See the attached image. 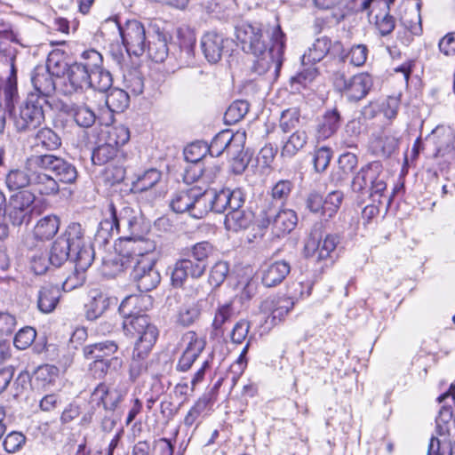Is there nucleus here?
<instances>
[{"label": "nucleus", "mask_w": 455, "mask_h": 455, "mask_svg": "<svg viewBox=\"0 0 455 455\" xmlns=\"http://www.w3.org/2000/svg\"><path fill=\"white\" fill-rule=\"evenodd\" d=\"M162 173L151 168L140 175L136 180L132 181L131 191L137 195L139 201H145L151 204L157 197V193L154 189L155 186L161 180Z\"/></svg>", "instance_id": "nucleus-21"}, {"label": "nucleus", "mask_w": 455, "mask_h": 455, "mask_svg": "<svg viewBox=\"0 0 455 455\" xmlns=\"http://www.w3.org/2000/svg\"><path fill=\"white\" fill-rule=\"evenodd\" d=\"M88 301L84 305V313L87 320L94 321L100 317L111 304H116L117 299L108 294L94 289L89 291Z\"/></svg>", "instance_id": "nucleus-26"}, {"label": "nucleus", "mask_w": 455, "mask_h": 455, "mask_svg": "<svg viewBox=\"0 0 455 455\" xmlns=\"http://www.w3.org/2000/svg\"><path fill=\"white\" fill-rule=\"evenodd\" d=\"M318 9L330 10L337 9L339 19H344L347 14L357 10L355 0H313Z\"/></svg>", "instance_id": "nucleus-45"}, {"label": "nucleus", "mask_w": 455, "mask_h": 455, "mask_svg": "<svg viewBox=\"0 0 455 455\" xmlns=\"http://www.w3.org/2000/svg\"><path fill=\"white\" fill-rule=\"evenodd\" d=\"M209 195L208 189L203 191L200 188L194 186V196L196 199L192 200L190 217L194 219H203L208 212H212Z\"/></svg>", "instance_id": "nucleus-41"}, {"label": "nucleus", "mask_w": 455, "mask_h": 455, "mask_svg": "<svg viewBox=\"0 0 455 455\" xmlns=\"http://www.w3.org/2000/svg\"><path fill=\"white\" fill-rule=\"evenodd\" d=\"M339 170L341 174L339 180H346L351 174L358 164V158L355 154L347 152L339 156L338 160Z\"/></svg>", "instance_id": "nucleus-59"}, {"label": "nucleus", "mask_w": 455, "mask_h": 455, "mask_svg": "<svg viewBox=\"0 0 455 455\" xmlns=\"http://www.w3.org/2000/svg\"><path fill=\"white\" fill-rule=\"evenodd\" d=\"M61 139L57 132L48 127L39 129L32 140L31 148L36 155H44V151H54L60 148Z\"/></svg>", "instance_id": "nucleus-28"}, {"label": "nucleus", "mask_w": 455, "mask_h": 455, "mask_svg": "<svg viewBox=\"0 0 455 455\" xmlns=\"http://www.w3.org/2000/svg\"><path fill=\"white\" fill-rule=\"evenodd\" d=\"M293 188V184L289 180H281L277 181L271 189V202H266L265 205L273 204L283 207L289 198Z\"/></svg>", "instance_id": "nucleus-51"}, {"label": "nucleus", "mask_w": 455, "mask_h": 455, "mask_svg": "<svg viewBox=\"0 0 455 455\" xmlns=\"http://www.w3.org/2000/svg\"><path fill=\"white\" fill-rule=\"evenodd\" d=\"M44 169L32 167L30 188L32 193H37L42 196H55L60 192V186L57 180L44 172Z\"/></svg>", "instance_id": "nucleus-27"}, {"label": "nucleus", "mask_w": 455, "mask_h": 455, "mask_svg": "<svg viewBox=\"0 0 455 455\" xmlns=\"http://www.w3.org/2000/svg\"><path fill=\"white\" fill-rule=\"evenodd\" d=\"M88 88L94 89L92 76L85 71L84 67H81L76 61L68 65L62 84V91L64 94H72L83 92Z\"/></svg>", "instance_id": "nucleus-19"}, {"label": "nucleus", "mask_w": 455, "mask_h": 455, "mask_svg": "<svg viewBox=\"0 0 455 455\" xmlns=\"http://www.w3.org/2000/svg\"><path fill=\"white\" fill-rule=\"evenodd\" d=\"M60 291L57 285L42 286L37 293V308L44 314L52 312L60 300Z\"/></svg>", "instance_id": "nucleus-35"}, {"label": "nucleus", "mask_w": 455, "mask_h": 455, "mask_svg": "<svg viewBox=\"0 0 455 455\" xmlns=\"http://www.w3.org/2000/svg\"><path fill=\"white\" fill-rule=\"evenodd\" d=\"M332 157V150L328 147H321L315 151L314 166L317 172H322L327 169Z\"/></svg>", "instance_id": "nucleus-64"}, {"label": "nucleus", "mask_w": 455, "mask_h": 455, "mask_svg": "<svg viewBox=\"0 0 455 455\" xmlns=\"http://www.w3.org/2000/svg\"><path fill=\"white\" fill-rule=\"evenodd\" d=\"M156 248V243L149 239L140 238L135 240L131 247V252L127 254L119 255L113 259V264L118 265L124 263L125 259H131L132 258H150L148 254L153 252Z\"/></svg>", "instance_id": "nucleus-37"}, {"label": "nucleus", "mask_w": 455, "mask_h": 455, "mask_svg": "<svg viewBox=\"0 0 455 455\" xmlns=\"http://www.w3.org/2000/svg\"><path fill=\"white\" fill-rule=\"evenodd\" d=\"M351 189L359 195L368 194L373 202L379 204L387 201L390 205L392 196H387V174L379 161H372L356 172L351 182Z\"/></svg>", "instance_id": "nucleus-4"}, {"label": "nucleus", "mask_w": 455, "mask_h": 455, "mask_svg": "<svg viewBox=\"0 0 455 455\" xmlns=\"http://www.w3.org/2000/svg\"><path fill=\"white\" fill-rule=\"evenodd\" d=\"M211 404L212 399L209 394L200 396L185 416L184 425L188 427H192L201 416L207 413Z\"/></svg>", "instance_id": "nucleus-46"}, {"label": "nucleus", "mask_w": 455, "mask_h": 455, "mask_svg": "<svg viewBox=\"0 0 455 455\" xmlns=\"http://www.w3.org/2000/svg\"><path fill=\"white\" fill-rule=\"evenodd\" d=\"M234 314L233 305L230 302L218 307L212 324L216 336L223 333V325L231 320Z\"/></svg>", "instance_id": "nucleus-55"}, {"label": "nucleus", "mask_w": 455, "mask_h": 455, "mask_svg": "<svg viewBox=\"0 0 455 455\" xmlns=\"http://www.w3.org/2000/svg\"><path fill=\"white\" fill-rule=\"evenodd\" d=\"M293 306L294 301L290 297H282L277 299L267 298L261 302L260 310L265 314L269 313L266 323L274 326L283 320Z\"/></svg>", "instance_id": "nucleus-24"}, {"label": "nucleus", "mask_w": 455, "mask_h": 455, "mask_svg": "<svg viewBox=\"0 0 455 455\" xmlns=\"http://www.w3.org/2000/svg\"><path fill=\"white\" fill-rule=\"evenodd\" d=\"M337 89L346 94L350 101L363 99L372 86V79L367 73H360L349 78L344 74H338L335 78Z\"/></svg>", "instance_id": "nucleus-15"}, {"label": "nucleus", "mask_w": 455, "mask_h": 455, "mask_svg": "<svg viewBox=\"0 0 455 455\" xmlns=\"http://www.w3.org/2000/svg\"><path fill=\"white\" fill-rule=\"evenodd\" d=\"M327 55L344 62L346 55L341 42H331L327 36L317 38L308 52L302 56V62L304 64L319 62Z\"/></svg>", "instance_id": "nucleus-17"}, {"label": "nucleus", "mask_w": 455, "mask_h": 455, "mask_svg": "<svg viewBox=\"0 0 455 455\" xmlns=\"http://www.w3.org/2000/svg\"><path fill=\"white\" fill-rule=\"evenodd\" d=\"M35 158V155L28 157L25 162L23 170L14 169L11 170L5 178V183L10 190H18L26 187L30 188L31 182V171L32 167H38L37 164H33L32 159Z\"/></svg>", "instance_id": "nucleus-31"}, {"label": "nucleus", "mask_w": 455, "mask_h": 455, "mask_svg": "<svg viewBox=\"0 0 455 455\" xmlns=\"http://www.w3.org/2000/svg\"><path fill=\"white\" fill-rule=\"evenodd\" d=\"M201 315V306L197 302L183 305L178 313L177 323L184 327L195 323Z\"/></svg>", "instance_id": "nucleus-53"}, {"label": "nucleus", "mask_w": 455, "mask_h": 455, "mask_svg": "<svg viewBox=\"0 0 455 455\" xmlns=\"http://www.w3.org/2000/svg\"><path fill=\"white\" fill-rule=\"evenodd\" d=\"M106 212L110 220L115 222V228L120 238L132 240L138 235L140 222L137 212L132 207L124 205L117 208L110 203Z\"/></svg>", "instance_id": "nucleus-13"}, {"label": "nucleus", "mask_w": 455, "mask_h": 455, "mask_svg": "<svg viewBox=\"0 0 455 455\" xmlns=\"http://www.w3.org/2000/svg\"><path fill=\"white\" fill-rule=\"evenodd\" d=\"M212 212L215 213H222L228 209V188L217 191L215 189H208Z\"/></svg>", "instance_id": "nucleus-61"}, {"label": "nucleus", "mask_w": 455, "mask_h": 455, "mask_svg": "<svg viewBox=\"0 0 455 455\" xmlns=\"http://www.w3.org/2000/svg\"><path fill=\"white\" fill-rule=\"evenodd\" d=\"M48 104L44 97L28 95L14 116V126L20 132L36 129L44 122V107Z\"/></svg>", "instance_id": "nucleus-8"}, {"label": "nucleus", "mask_w": 455, "mask_h": 455, "mask_svg": "<svg viewBox=\"0 0 455 455\" xmlns=\"http://www.w3.org/2000/svg\"><path fill=\"white\" fill-rule=\"evenodd\" d=\"M125 395V391L108 386L105 382L100 383L92 393L97 403L101 404L104 411H116Z\"/></svg>", "instance_id": "nucleus-25"}, {"label": "nucleus", "mask_w": 455, "mask_h": 455, "mask_svg": "<svg viewBox=\"0 0 455 455\" xmlns=\"http://www.w3.org/2000/svg\"><path fill=\"white\" fill-rule=\"evenodd\" d=\"M130 104V96L127 92L119 88H113L106 97V105L113 113L124 111Z\"/></svg>", "instance_id": "nucleus-48"}, {"label": "nucleus", "mask_w": 455, "mask_h": 455, "mask_svg": "<svg viewBox=\"0 0 455 455\" xmlns=\"http://www.w3.org/2000/svg\"><path fill=\"white\" fill-rule=\"evenodd\" d=\"M307 141V135L304 131H295L284 142L281 155L283 157H292L302 149Z\"/></svg>", "instance_id": "nucleus-50"}, {"label": "nucleus", "mask_w": 455, "mask_h": 455, "mask_svg": "<svg viewBox=\"0 0 455 455\" xmlns=\"http://www.w3.org/2000/svg\"><path fill=\"white\" fill-rule=\"evenodd\" d=\"M146 48L149 58L158 63L164 61L169 53L166 39L162 34H157L149 39Z\"/></svg>", "instance_id": "nucleus-47"}, {"label": "nucleus", "mask_w": 455, "mask_h": 455, "mask_svg": "<svg viewBox=\"0 0 455 455\" xmlns=\"http://www.w3.org/2000/svg\"><path fill=\"white\" fill-rule=\"evenodd\" d=\"M117 153V147L107 141L93 149L92 153V162L96 165L111 164L115 162Z\"/></svg>", "instance_id": "nucleus-49"}, {"label": "nucleus", "mask_w": 455, "mask_h": 455, "mask_svg": "<svg viewBox=\"0 0 455 455\" xmlns=\"http://www.w3.org/2000/svg\"><path fill=\"white\" fill-rule=\"evenodd\" d=\"M235 36L243 51L246 53L259 54L267 47L262 40V30L259 26L249 23L241 24L235 28Z\"/></svg>", "instance_id": "nucleus-20"}, {"label": "nucleus", "mask_w": 455, "mask_h": 455, "mask_svg": "<svg viewBox=\"0 0 455 455\" xmlns=\"http://www.w3.org/2000/svg\"><path fill=\"white\" fill-rule=\"evenodd\" d=\"M89 365V371L96 379H103L108 373L121 369L123 360L120 357H110L109 359H92Z\"/></svg>", "instance_id": "nucleus-43"}, {"label": "nucleus", "mask_w": 455, "mask_h": 455, "mask_svg": "<svg viewBox=\"0 0 455 455\" xmlns=\"http://www.w3.org/2000/svg\"><path fill=\"white\" fill-rule=\"evenodd\" d=\"M196 199L194 196V187L174 193L170 202V207L176 213H188L190 216L192 200Z\"/></svg>", "instance_id": "nucleus-44"}, {"label": "nucleus", "mask_w": 455, "mask_h": 455, "mask_svg": "<svg viewBox=\"0 0 455 455\" xmlns=\"http://www.w3.org/2000/svg\"><path fill=\"white\" fill-rule=\"evenodd\" d=\"M68 114L80 127H92L96 121L94 111L85 104L71 106Z\"/></svg>", "instance_id": "nucleus-52"}, {"label": "nucleus", "mask_w": 455, "mask_h": 455, "mask_svg": "<svg viewBox=\"0 0 455 455\" xmlns=\"http://www.w3.org/2000/svg\"><path fill=\"white\" fill-rule=\"evenodd\" d=\"M59 228L60 219L56 215H47L37 221L34 228V235L37 240H50Z\"/></svg>", "instance_id": "nucleus-39"}, {"label": "nucleus", "mask_w": 455, "mask_h": 455, "mask_svg": "<svg viewBox=\"0 0 455 455\" xmlns=\"http://www.w3.org/2000/svg\"><path fill=\"white\" fill-rule=\"evenodd\" d=\"M35 194L28 191L20 192L10 197L7 214L13 226H20L30 221L35 212Z\"/></svg>", "instance_id": "nucleus-16"}, {"label": "nucleus", "mask_w": 455, "mask_h": 455, "mask_svg": "<svg viewBox=\"0 0 455 455\" xmlns=\"http://www.w3.org/2000/svg\"><path fill=\"white\" fill-rule=\"evenodd\" d=\"M220 166L213 164L204 167L202 164L189 166L185 172L184 180L187 183L202 180L204 183H213L220 174Z\"/></svg>", "instance_id": "nucleus-32"}, {"label": "nucleus", "mask_w": 455, "mask_h": 455, "mask_svg": "<svg viewBox=\"0 0 455 455\" xmlns=\"http://www.w3.org/2000/svg\"><path fill=\"white\" fill-rule=\"evenodd\" d=\"M105 26L114 28L122 38L124 46L131 55L140 56L147 47L146 30L141 22L136 20H127L122 26L116 18L108 19Z\"/></svg>", "instance_id": "nucleus-7"}, {"label": "nucleus", "mask_w": 455, "mask_h": 455, "mask_svg": "<svg viewBox=\"0 0 455 455\" xmlns=\"http://www.w3.org/2000/svg\"><path fill=\"white\" fill-rule=\"evenodd\" d=\"M270 39L272 44L269 49L265 47L262 52L252 54L256 59L251 70L259 76H262L273 68L272 76L276 77L283 65L285 48V35L279 25L273 28Z\"/></svg>", "instance_id": "nucleus-5"}, {"label": "nucleus", "mask_w": 455, "mask_h": 455, "mask_svg": "<svg viewBox=\"0 0 455 455\" xmlns=\"http://www.w3.org/2000/svg\"><path fill=\"white\" fill-rule=\"evenodd\" d=\"M343 198L344 195L339 190L330 192L325 198L319 192L311 191L306 198V207L322 220L328 221L338 212Z\"/></svg>", "instance_id": "nucleus-11"}, {"label": "nucleus", "mask_w": 455, "mask_h": 455, "mask_svg": "<svg viewBox=\"0 0 455 455\" xmlns=\"http://www.w3.org/2000/svg\"><path fill=\"white\" fill-rule=\"evenodd\" d=\"M260 216V227H271L273 234L276 236L291 233L298 222V217L294 211L282 209V207L273 204L264 205Z\"/></svg>", "instance_id": "nucleus-9"}, {"label": "nucleus", "mask_w": 455, "mask_h": 455, "mask_svg": "<svg viewBox=\"0 0 455 455\" xmlns=\"http://www.w3.org/2000/svg\"><path fill=\"white\" fill-rule=\"evenodd\" d=\"M290 271L291 266L286 260L267 264L261 269V282L266 287H275L285 279Z\"/></svg>", "instance_id": "nucleus-30"}, {"label": "nucleus", "mask_w": 455, "mask_h": 455, "mask_svg": "<svg viewBox=\"0 0 455 455\" xmlns=\"http://www.w3.org/2000/svg\"><path fill=\"white\" fill-rule=\"evenodd\" d=\"M26 436L18 431L9 433L4 440V448L8 453L19 451L26 443Z\"/></svg>", "instance_id": "nucleus-63"}, {"label": "nucleus", "mask_w": 455, "mask_h": 455, "mask_svg": "<svg viewBox=\"0 0 455 455\" xmlns=\"http://www.w3.org/2000/svg\"><path fill=\"white\" fill-rule=\"evenodd\" d=\"M339 243V237L333 234L326 235L322 240L310 238L305 244V255L317 262L330 260L332 263L333 253Z\"/></svg>", "instance_id": "nucleus-18"}, {"label": "nucleus", "mask_w": 455, "mask_h": 455, "mask_svg": "<svg viewBox=\"0 0 455 455\" xmlns=\"http://www.w3.org/2000/svg\"><path fill=\"white\" fill-rule=\"evenodd\" d=\"M212 252L209 243L202 242L186 248L171 271V283L175 288L181 287L188 277L198 279L208 267V258Z\"/></svg>", "instance_id": "nucleus-3"}, {"label": "nucleus", "mask_w": 455, "mask_h": 455, "mask_svg": "<svg viewBox=\"0 0 455 455\" xmlns=\"http://www.w3.org/2000/svg\"><path fill=\"white\" fill-rule=\"evenodd\" d=\"M117 271L131 268V278L141 292L149 291L160 283L161 276L155 267L153 258H141L138 256L125 259L124 263L116 265Z\"/></svg>", "instance_id": "nucleus-6"}, {"label": "nucleus", "mask_w": 455, "mask_h": 455, "mask_svg": "<svg viewBox=\"0 0 455 455\" xmlns=\"http://www.w3.org/2000/svg\"><path fill=\"white\" fill-rule=\"evenodd\" d=\"M435 145V156H443L453 148L454 136L452 132L444 128H436L430 138Z\"/></svg>", "instance_id": "nucleus-42"}, {"label": "nucleus", "mask_w": 455, "mask_h": 455, "mask_svg": "<svg viewBox=\"0 0 455 455\" xmlns=\"http://www.w3.org/2000/svg\"><path fill=\"white\" fill-rule=\"evenodd\" d=\"M229 44L231 41L214 31L205 33L201 38L203 53L210 63L219 62Z\"/></svg>", "instance_id": "nucleus-23"}, {"label": "nucleus", "mask_w": 455, "mask_h": 455, "mask_svg": "<svg viewBox=\"0 0 455 455\" xmlns=\"http://www.w3.org/2000/svg\"><path fill=\"white\" fill-rule=\"evenodd\" d=\"M145 297L140 295H129L126 296L119 306V312L124 317V330L125 331V325L128 322L139 318L144 317L147 319L148 324H152L147 315L139 314L140 306L145 300Z\"/></svg>", "instance_id": "nucleus-33"}, {"label": "nucleus", "mask_w": 455, "mask_h": 455, "mask_svg": "<svg viewBox=\"0 0 455 455\" xmlns=\"http://www.w3.org/2000/svg\"><path fill=\"white\" fill-rule=\"evenodd\" d=\"M33 164L40 169L51 171L54 174L58 184H73L78 177L76 166L66 159L55 155H35Z\"/></svg>", "instance_id": "nucleus-12"}, {"label": "nucleus", "mask_w": 455, "mask_h": 455, "mask_svg": "<svg viewBox=\"0 0 455 455\" xmlns=\"http://www.w3.org/2000/svg\"><path fill=\"white\" fill-rule=\"evenodd\" d=\"M125 334L137 339L129 368L130 379L136 381L148 371L147 359L158 338V330L148 324L146 318L139 317L126 323Z\"/></svg>", "instance_id": "nucleus-2"}, {"label": "nucleus", "mask_w": 455, "mask_h": 455, "mask_svg": "<svg viewBox=\"0 0 455 455\" xmlns=\"http://www.w3.org/2000/svg\"><path fill=\"white\" fill-rule=\"evenodd\" d=\"M248 101L237 100L234 101L225 113V120L228 124H235L244 117L249 111Z\"/></svg>", "instance_id": "nucleus-57"}, {"label": "nucleus", "mask_w": 455, "mask_h": 455, "mask_svg": "<svg viewBox=\"0 0 455 455\" xmlns=\"http://www.w3.org/2000/svg\"><path fill=\"white\" fill-rule=\"evenodd\" d=\"M300 112L297 108H291L282 112L279 127L283 132L295 130L299 124Z\"/></svg>", "instance_id": "nucleus-58"}, {"label": "nucleus", "mask_w": 455, "mask_h": 455, "mask_svg": "<svg viewBox=\"0 0 455 455\" xmlns=\"http://www.w3.org/2000/svg\"><path fill=\"white\" fill-rule=\"evenodd\" d=\"M182 339L187 341V346L179 358L176 370L180 372H186L192 367L195 361L205 348L206 340L192 331L186 332Z\"/></svg>", "instance_id": "nucleus-22"}, {"label": "nucleus", "mask_w": 455, "mask_h": 455, "mask_svg": "<svg viewBox=\"0 0 455 455\" xmlns=\"http://www.w3.org/2000/svg\"><path fill=\"white\" fill-rule=\"evenodd\" d=\"M253 220L251 212L244 210L230 211L225 218V228L233 232L247 229Z\"/></svg>", "instance_id": "nucleus-40"}, {"label": "nucleus", "mask_w": 455, "mask_h": 455, "mask_svg": "<svg viewBox=\"0 0 455 455\" xmlns=\"http://www.w3.org/2000/svg\"><path fill=\"white\" fill-rule=\"evenodd\" d=\"M31 82L35 92H31L29 95L44 97V99L47 100L56 90V84L53 80V76L51 75L49 70L45 69L44 67H36L34 69L31 76Z\"/></svg>", "instance_id": "nucleus-29"}, {"label": "nucleus", "mask_w": 455, "mask_h": 455, "mask_svg": "<svg viewBox=\"0 0 455 455\" xmlns=\"http://www.w3.org/2000/svg\"><path fill=\"white\" fill-rule=\"evenodd\" d=\"M452 419L453 411L451 406H442L435 422L436 432L443 439L432 436L428 444L427 455H452V446L448 440L450 433L449 424Z\"/></svg>", "instance_id": "nucleus-14"}, {"label": "nucleus", "mask_w": 455, "mask_h": 455, "mask_svg": "<svg viewBox=\"0 0 455 455\" xmlns=\"http://www.w3.org/2000/svg\"><path fill=\"white\" fill-rule=\"evenodd\" d=\"M116 235L118 234L115 228V222L110 220L106 212L105 218L100 222L95 234V242L99 244H106Z\"/></svg>", "instance_id": "nucleus-56"}, {"label": "nucleus", "mask_w": 455, "mask_h": 455, "mask_svg": "<svg viewBox=\"0 0 455 455\" xmlns=\"http://www.w3.org/2000/svg\"><path fill=\"white\" fill-rule=\"evenodd\" d=\"M36 338V331L31 326H26L15 334L13 344L16 348L24 350L32 345Z\"/></svg>", "instance_id": "nucleus-60"}, {"label": "nucleus", "mask_w": 455, "mask_h": 455, "mask_svg": "<svg viewBox=\"0 0 455 455\" xmlns=\"http://www.w3.org/2000/svg\"><path fill=\"white\" fill-rule=\"evenodd\" d=\"M68 259L77 265L78 269L87 270L94 259V251L86 241L81 224L70 223L53 242L48 260L55 267H61Z\"/></svg>", "instance_id": "nucleus-1"}, {"label": "nucleus", "mask_w": 455, "mask_h": 455, "mask_svg": "<svg viewBox=\"0 0 455 455\" xmlns=\"http://www.w3.org/2000/svg\"><path fill=\"white\" fill-rule=\"evenodd\" d=\"M238 136V133L234 135L228 130L221 131L214 136L210 145L203 144L204 152H208L212 157H218L231 146L232 141Z\"/></svg>", "instance_id": "nucleus-38"}, {"label": "nucleus", "mask_w": 455, "mask_h": 455, "mask_svg": "<svg viewBox=\"0 0 455 455\" xmlns=\"http://www.w3.org/2000/svg\"><path fill=\"white\" fill-rule=\"evenodd\" d=\"M130 140V131L124 125L111 127L108 131V142L117 147L124 145Z\"/></svg>", "instance_id": "nucleus-62"}, {"label": "nucleus", "mask_w": 455, "mask_h": 455, "mask_svg": "<svg viewBox=\"0 0 455 455\" xmlns=\"http://www.w3.org/2000/svg\"><path fill=\"white\" fill-rule=\"evenodd\" d=\"M341 124V115L337 108L327 109L317 125L319 139L325 140L337 132Z\"/></svg>", "instance_id": "nucleus-34"}, {"label": "nucleus", "mask_w": 455, "mask_h": 455, "mask_svg": "<svg viewBox=\"0 0 455 455\" xmlns=\"http://www.w3.org/2000/svg\"><path fill=\"white\" fill-rule=\"evenodd\" d=\"M399 140L393 135H384L374 142V152L382 157L391 156L398 148Z\"/></svg>", "instance_id": "nucleus-54"}, {"label": "nucleus", "mask_w": 455, "mask_h": 455, "mask_svg": "<svg viewBox=\"0 0 455 455\" xmlns=\"http://www.w3.org/2000/svg\"><path fill=\"white\" fill-rule=\"evenodd\" d=\"M117 350L118 346L115 341L105 340L85 346L84 348V354L87 359L106 360L110 357H116L114 355Z\"/></svg>", "instance_id": "nucleus-36"}, {"label": "nucleus", "mask_w": 455, "mask_h": 455, "mask_svg": "<svg viewBox=\"0 0 455 455\" xmlns=\"http://www.w3.org/2000/svg\"><path fill=\"white\" fill-rule=\"evenodd\" d=\"M93 77L94 90L105 92L109 90L113 84L110 72L103 67V57L100 52L94 49L84 51L76 61Z\"/></svg>", "instance_id": "nucleus-10"}]
</instances>
